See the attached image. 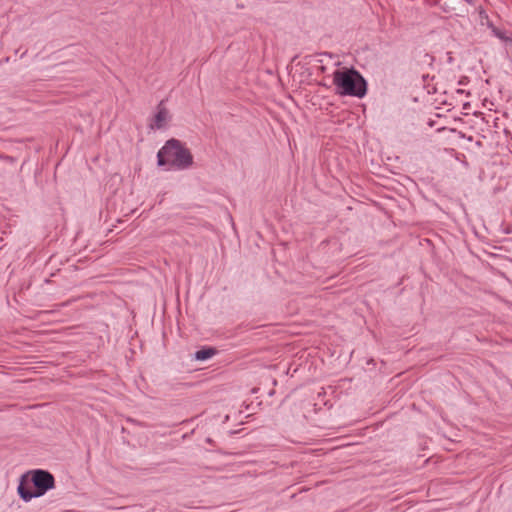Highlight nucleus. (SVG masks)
I'll return each instance as SVG.
<instances>
[{
    "label": "nucleus",
    "instance_id": "obj_3",
    "mask_svg": "<svg viewBox=\"0 0 512 512\" xmlns=\"http://www.w3.org/2000/svg\"><path fill=\"white\" fill-rule=\"evenodd\" d=\"M53 488H55V482H19L17 492L24 502H29Z\"/></svg>",
    "mask_w": 512,
    "mask_h": 512
},
{
    "label": "nucleus",
    "instance_id": "obj_1",
    "mask_svg": "<svg viewBox=\"0 0 512 512\" xmlns=\"http://www.w3.org/2000/svg\"><path fill=\"white\" fill-rule=\"evenodd\" d=\"M333 83L339 95L362 98L367 92V83L354 68H344L333 73Z\"/></svg>",
    "mask_w": 512,
    "mask_h": 512
},
{
    "label": "nucleus",
    "instance_id": "obj_7",
    "mask_svg": "<svg viewBox=\"0 0 512 512\" xmlns=\"http://www.w3.org/2000/svg\"><path fill=\"white\" fill-rule=\"evenodd\" d=\"M0 158L4 159L5 161L10 162V163H14L15 162V159L12 156H2V155H0Z\"/></svg>",
    "mask_w": 512,
    "mask_h": 512
},
{
    "label": "nucleus",
    "instance_id": "obj_6",
    "mask_svg": "<svg viewBox=\"0 0 512 512\" xmlns=\"http://www.w3.org/2000/svg\"><path fill=\"white\" fill-rule=\"evenodd\" d=\"M215 353L216 350L214 348H203L195 353V358L197 360H207L211 358Z\"/></svg>",
    "mask_w": 512,
    "mask_h": 512
},
{
    "label": "nucleus",
    "instance_id": "obj_2",
    "mask_svg": "<svg viewBox=\"0 0 512 512\" xmlns=\"http://www.w3.org/2000/svg\"><path fill=\"white\" fill-rule=\"evenodd\" d=\"M158 165L170 164L177 169H187L193 164V156L189 149L177 139L168 140L158 151Z\"/></svg>",
    "mask_w": 512,
    "mask_h": 512
},
{
    "label": "nucleus",
    "instance_id": "obj_4",
    "mask_svg": "<svg viewBox=\"0 0 512 512\" xmlns=\"http://www.w3.org/2000/svg\"><path fill=\"white\" fill-rule=\"evenodd\" d=\"M157 113L154 116L153 122L150 124L151 129H162L165 127L167 120L169 119V111L164 105L162 100L157 106Z\"/></svg>",
    "mask_w": 512,
    "mask_h": 512
},
{
    "label": "nucleus",
    "instance_id": "obj_5",
    "mask_svg": "<svg viewBox=\"0 0 512 512\" xmlns=\"http://www.w3.org/2000/svg\"><path fill=\"white\" fill-rule=\"evenodd\" d=\"M19 480H55L54 479V476L46 471V470H42V469H35V470H30V471H27L25 473H23Z\"/></svg>",
    "mask_w": 512,
    "mask_h": 512
}]
</instances>
